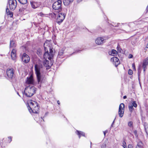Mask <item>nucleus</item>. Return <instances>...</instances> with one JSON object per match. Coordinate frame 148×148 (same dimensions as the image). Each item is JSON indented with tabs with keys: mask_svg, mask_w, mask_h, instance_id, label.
Here are the masks:
<instances>
[{
	"mask_svg": "<svg viewBox=\"0 0 148 148\" xmlns=\"http://www.w3.org/2000/svg\"><path fill=\"white\" fill-rule=\"evenodd\" d=\"M73 0H63V2L64 5H68L70 3H72Z\"/></svg>",
	"mask_w": 148,
	"mask_h": 148,
	"instance_id": "19",
	"label": "nucleus"
},
{
	"mask_svg": "<svg viewBox=\"0 0 148 148\" xmlns=\"http://www.w3.org/2000/svg\"><path fill=\"white\" fill-rule=\"evenodd\" d=\"M133 57V56L132 54H130L128 58H132Z\"/></svg>",
	"mask_w": 148,
	"mask_h": 148,
	"instance_id": "39",
	"label": "nucleus"
},
{
	"mask_svg": "<svg viewBox=\"0 0 148 148\" xmlns=\"http://www.w3.org/2000/svg\"><path fill=\"white\" fill-rule=\"evenodd\" d=\"M64 50L63 49H61L59 51L58 55L57 56V58H63L64 55Z\"/></svg>",
	"mask_w": 148,
	"mask_h": 148,
	"instance_id": "17",
	"label": "nucleus"
},
{
	"mask_svg": "<svg viewBox=\"0 0 148 148\" xmlns=\"http://www.w3.org/2000/svg\"><path fill=\"white\" fill-rule=\"evenodd\" d=\"M57 103H58L59 105L60 104V101H58Z\"/></svg>",
	"mask_w": 148,
	"mask_h": 148,
	"instance_id": "45",
	"label": "nucleus"
},
{
	"mask_svg": "<svg viewBox=\"0 0 148 148\" xmlns=\"http://www.w3.org/2000/svg\"><path fill=\"white\" fill-rule=\"evenodd\" d=\"M128 126L130 127H133V123L132 121H130L128 122Z\"/></svg>",
	"mask_w": 148,
	"mask_h": 148,
	"instance_id": "28",
	"label": "nucleus"
},
{
	"mask_svg": "<svg viewBox=\"0 0 148 148\" xmlns=\"http://www.w3.org/2000/svg\"><path fill=\"white\" fill-rule=\"evenodd\" d=\"M33 82L32 77L31 76L27 78L26 83L28 84H32Z\"/></svg>",
	"mask_w": 148,
	"mask_h": 148,
	"instance_id": "18",
	"label": "nucleus"
},
{
	"mask_svg": "<svg viewBox=\"0 0 148 148\" xmlns=\"http://www.w3.org/2000/svg\"><path fill=\"white\" fill-rule=\"evenodd\" d=\"M105 40L102 37H98L95 40V42L98 45H101L103 44L105 42Z\"/></svg>",
	"mask_w": 148,
	"mask_h": 148,
	"instance_id": "13",
	"label": "nucleus"
},
{
	"mask_svg": "<svg viewBox=\"0 0 148 148\" xmlns=\"http://www.w3.org/2000/svg\"><path fill=\"white\" fill-rule=\"evenodd\" d=\"M7 74L10 78H12L14 73V70L12 68H8L6 71Z\"/></svg>",
	"mask_w": 148,
	"mask_h": 148,
	"instance_id": "10",
	"label": "nucleus"
},
{
	"mask_svg": "<svg viewBox=\"0 0 148 148\" xmlns=\"http://www.w3.org/2000/svg\"><path fill=\"white\" fill-rule=\"evenodd\" d=\"M38 15L40 16H42L44 15V14L42 12H40L38 13Z\"/></svg>",
	"mask_w": 148,
	"mask_h": 148,
	"instance_id": "37",
	"label": "nucleus"
},
{
	"mask_svg": "<svg viewBox=\"0 0 148 148\" xmlns=\"http://www.w3.org/2000/svg\"><path fill=\"white\" fill-rule=\"evenodd\" d=\"M6 13L8 16H9L10 17H12L13 15V13L12 12H11L10 11L8 8H6Z\"/></svg>",
	"mask_w": 148,
	"mask_h": 148,
	"instance_id": "21",
	"label": "nucleus"
},
{
	"mask_svg": "<svg viewBox=\"0 0 148 148\" xmlns=\"http://www.w3.org/2000/svg\"><path fill=\"white\" fill-rule=\"evenodd\" d=\"M16 46L15 41L14 40H11L10 42V47H15Z\"/></svg>",
	"mask_w": 148,
	"mask_h": 148,
	"instance_id": "22",
	"label": "nucleus"
},
{
	"mask_svg": "<svg viewBox=\"0 0 148 148\" xmlns=\"http://www.w3.org/2000/svg\"><path fill=\"white\" fill-rule=\"evenodd\" d=\"M76 133L78 135L79 138H80L81 136H85V133L83 132L77 130Z\"/></svg>",
	"mask_w": 148,
	"mask_h": 148,
	"instance_id": "20",
	"label": "nucleus"
},
{
	"mask_svg": "<svg viewBox=\"0 0 148 148\" xmlns=\"http://www.w3.org/2000/svg\"><path fill=\"white\" fill-rule=\"evenodd\" d=\"M1 27H0V31H1Z\"/></svg>",
	"mask_w": 148,
	"mask_h": 148,
	"instance_id": "50",
	"label": "nucleus"
},
{
	"mask_svg": "<svg viewBox=\"0 0 148 148\" xmlns=\"http://www.w3.org/2000/svg\"><path fill=\"white\" fill-rule=\"evenodd\" d=\"M148 64V57L147 58L143 61V67L144 69V71H145V68Z\"/></svg>",
	"mask_w": 148,
	"mask_h": 148,
	"instance_id": "16",
	"label": "nucleus"
},
{
	"mask_svg": "<svg viewBox=\"0 0 148 148\" xmlns=\"http://www.w3.org/2000/svg\"><path fill=\"white\" fill-rule=\"evenodd\" d=\"M62 1L61 0H58L57 1L55 2L53 4L52 8L53 9L55 10V12L53 14L56 15V13H59L62 10L61 7Z\"/></svg>",
	"mask_w": 148,
	"mask_h": 148,
	"instance_id": "3",
	"label": "nucleus"
},
{
	"mask_svg": "<svg viewBox=\"0 0 148 148\" xmlns=\"http://www.w3.org/2000/svg\"><path fill=\"white\" fill-rule=\"evenodd\" d=\"M17 94L19 96H20V95H19V94L18 92H17Z\"/></svg>",
	"mask_w": 148,
	"mask_h": 148,
	"instance_id": "49",
	"label": "nucleus"
},
{
	"mask_svg": "<svg viewBox=\"0 0 148 148\" xmlns=\"http://www.w3.org/2000/svg\"><path fill=\"white\" fill-rule=\"evenodd\" d=\"M125 105L123 103H121L119 106V114L120 117L123 116L124 111Z\"/></svg>",
	"mask_w": 148,
	"mask_h": 148,
	"instance_id": "8",
	"label": "nucleus"
},
{
	"mask_svg": "<svg viewBox=\"0 0 148 148\" xmlns=\"http://www.w3.org/2000/svg\"><path fill=\"white\" fill-rule=\"evenodd\" d=\"M144 126L145 131L146 132V134H148L147 132V129L148 128V127L147 123L145 122L144 123Z\"/></svg>",
	"mask_w": 148,
	"mask_h": 148,
	"instance_id": "25",
	"label": "nucleus"
},
{
	"mask_svg": "<svg viewBox=\"0 0 148 148\" xmlns=\"http://www.w3.org/2000/svg\"><path fill=\"white\" fill-rule=\"evenodd\" d=\"M110 60L113 62V64L116 67L120 64V62L119 59L116 57H114L111 58Z\"/></svg>",
	"mask_w": 148,
	"mask_h": 148,
	"instance_id": "11",
	"label": "nucleus"
},
{
	"mask_svg": "<svg viewBox=\"0 0 148 148\" xmlns=\"http://www.w3.org/2000/svg\"><path fill=\"white\" fill-rule=\"evenodd\" d=\"M36 91V88L32 85H29L26 87L24 90L25 95L27 97H32Z\"/></svg>",
	"mask_w": 148,
	"mask_h": 148,
	"instance_id": "2",
	"label": "nucleus"
},
{
	"mask_svg": "<svg viewBox=\"0 0 148 148\" xmlns=\"http://www.w3.org/2000/svg\"><path fill=\"white\" fill-rule=\"evenodd\" d=\"M119 46H118L117 47V50L118 51H119L120 52H121V49L120 48H119Z\"/></svg>",
	"mask_w": 148,
	"mask_h": 148,
	"instance_id": "40",
	"label": "nucleus"
},
{
	"mask_svg": "<svg viewBox=\"0 0 148 148\" xmlns=\"http://www.w3.org/2000/svg\"><path fill=\"white\" fill-rule=\"evenodd\" d=\"M127 98V96H124L123 97V98L125 99Z\"/></svg>",
	"mask_w": 148,
	"mask_h": 148,
	"instance_id": "44",
	"label": "nucleus"
},
{
	"mask_svg": "<svg viewBox=\"0 0 148 148\" xmlns=\"http://www.w3.org/2000/svg\"><path fill=\"white\" fill-rule=\"evenodd\" d=\"M128 148H135L132 145L129 144L128 146Z\"/></svg>",
	"mask_w": 148,
	"mask_h": 148,
	"instance_id": "36",
	"label": "nucleus"
},
{
	"mask_svg": "<svg viewBox=\"0 0 148 148\" xmlns=\"http://www.w3.org/2000/svg\"><path fill=\"white\" fill-rule=\"evenodd\" d=\"M139 143H138L137 145L138 147H136V148H142L140 145H139Z\"/></svg>",
	"mask_w": 148,
	"mask_h": 148,
	"instance_id": "38",
	"label": "nucleus"
},
{
	"mask_svg": "<svg viewBox=\"0 0 148 148\" xmlns=\"http://www.w3.org/2000/svg\"><path fill=\"white\" fill-rule=\"evenodd\" d=\"M65 17V14L64 13H59L57 18V21L58 23L60 24L64 19Z\"/></svg>",
	"mask_w": 148,
	"mask_h": 148,
	"instance_id": "7",
	"label": "nucleus"
},
{
	"mask_svg": "<svg viewBox=\"0 0 148 148\" xmlns=\"http://www.w3.org/2000/svg\"><path fill=\"white\" fill-rule=\"evenodd\" d=\"M134 133L135 134V136H136V137H137L138 135L137 133V131L136 130H134Z\"/></svg>",
	"mask_w": 148,
	"mask_h": 148,
	"instance_id": "34",
	"label": "nucleus"
},
{
	"mask_svg": "<svg viewBox=\"0 0 148 148\" xmlns=\"http://www.w3.org/2000/svg\"><path fill=\"white\" fill-rule=\"evenodd\" d=\"M49 52H48V50L47 51H45V52L44 55V58L45 59H47L50 60L53 57V50H49Z\"/></svg>",
	"mask_w": 148,
	"mask_h": 148,
	"instance_id": "5",
	"label": "nucleus"
},
{
	"mask_svg": "<svg viewBox=\"0 0 148 148\" xmlns=\"http://www.w3.org/2000/svg\"><path fill=\"white\" fill-rule=\"evenodd\" d=\"M133 67H134V68L135 69V66H133Z\"/></svg>",
	"mask_w": 148,
	"mask_h": 148,
	"instance_id": "51",
	"label": "nucleus"
},
{
	"mask_svg": "<svg viewBox=\"0 0 148 148\" xmlns=\"http://www.w3.org/2000/svg\"><path fill=\"white\" fill-rule=\"evenodd\" d=\"M115 119H114V121H113L112 124V125H111V126H112V125H113L114 123V121H115Z\"/></svg>",
	"mask_w": 148,
	"mask_h": 148,
	"instance_id": "43",
	"label": "nucleus"
},
{
	"mask_svg": "<svg viewBox=\"0 0 148 148\" xmlns=\"http://www.w3.org/2000/svg\"><path fill=\"white\" fill-rule=\"evenodd\" d=\"M78 52V51H75V52H74V53H73V54H74V53H76V52Z\"/></svg>",
	"mask_w": 148,
	"mask_h": 148,
	"instance_id": "48",
	"label": "nucleus"
},
{
	"mask_svg": "<svg viewBox=\"0 0 148 148\" xmlns=\"http://www.w3.org/2000/svg\"><path fill=\"white\" fill-rule=\"evenodd\" d=\"M49 61L48 60H44L43 62L44 66L46 67H49L50 66L49 65Z\"/></svg>",
	"mask_w": 148,
	"mask_h": 148,
	"instance_id": "23",
	"label": "nucleus"
},
{
	"mask_svg": "<svg viewBox=\"0 0 148 148\" xmlns=\"http://www.w3.org/2000/svg\"><path fill=\"white\" fill-rule=\"evenodd\" d=\"M123 146L124 148H126L127 146L125 142L123 141Z\"/></svg>",
	"mask_w": 148,
	"mask_h": 148,
	"instance_id": "32",
	"label": "nucleus"
},
{
	"mask_svg": "<svg viewBox=\"0 0 148 148\" xmlns=\"http://www.w3.org/2000/svg\"><path fill=\"white\" fill-rule=\"evenodd\" d=\"M129 110L130 112H132V111L133 110V106L132 105L129 106Z\"/></svg>",
	"mask_w": 148,
	"mask_h": 148,
	"instance_id": "30",
	"label": "nucleus"
},
{
	"mask_svg": "<svg viewBox=\"0 0 148 148\" xmlns=\"http://www.w3.org/2000/svg\"><path fill=\"white\" fill-rule=\"evenodd\" d=\"M117 52L116 50L114 49L112 50L111 55H113L114 56V55H116L117 54Z\"/></svg>",
	"mask_w": 148,
	"mask_h": 148,
	"instance_id": "29",
	"label": "nucleus"
},
{
	"mask_svg": "<svg viewBox=\"0 0 148 148\" xmlns=\"http://www.w3.org/2000/svg\"><path fill=\"white\" fill-rule=\"evenodd\" d=\"M28 106H27L29 112L37 113L38 112L39 108L38 103L36 102L30 100L28 101Z\"/></svg>",
	"mask_w": 148,
	"mask_h": 148,
	"instance_id": "1",
	"label": "nucleus"
},
{
	"mask_svg": "<svg viewBox=\"0 0 148 148\" xmlns=\"http://www.w3.org/2000/svg\"><path fill=\"white\" fill-rule=\"evenodd\" d=\"M82 0H77V1L78 2H80L81 1H82Z\"/></svg>",
	"mask_w": 148,
	"mask_h": 148,
	"instance_id": "47",
	"label": "nucleus"
},
{
	"mask_svg": "<svg viewBox=\"0 0 148 148\" xmlns=\"http://www.w3.org/2000/svg\"><path fill=\"white\" fill-rule=\"evenodd\" d=\"M37 53L38 55H40L42 53V51L41 49L40 48L38 49L37 50Z\"/></svg>",
	"mask_w": 148,
	"mask_h": 148,
	"instance_id": "27",
	"label": "nucleus"
},
{
	"mask_svg": "<svg viewBox=\"0 0 148 148\" xmlns=\"http://www.w3.org/2000/svg\"><path fill=\"white\" fill-rule=\"evenodd\" d=\"M8 138L10 139V142L12 141V138L11 137H8Z\"/></svg>",
	"mask_w": 148,
	"mask_h": 148,
	"instance_id": "42",
	"label": "nucleus"
},
{
	"mask_svg": "<svg viewBox=\"0 0 148 148\" xmlns=\"http://www.w3.org/2000/svg\"><path fill=\"white\" fill-rule=\"evenodd\" d=\"M41 67L39 65L36 64L35 65V73L36 74L38 81V83L41 81V76L40 70Z\"/></svg>",
	"mask_w": 148,
	"mask_h": 148,
	"instance_id": "4",
	"label": "nucleus"
},
{
	"mask_svg": "<svg viewBox=\"0 0 148 148\" xmlns=\"http://www.w3.org/2000/svg\"><path fill=\"white\" fill-rule=\"evenodd\" d=\"M122 30V31H124V32L125 31H124V30Z\"/></svg>",
	"mask_w": 148,
	"mask_h": 148,
	"instance_id": "53",
	"label": "nucleus"
},
{
	"mask_svg": "<svg viewBox=\"0 0 148 148\" xmlns=\"http://www.w3.org/2000/svg\"><path fill=\"white\" fill-rule=\"evenodd\" d=\"M21 59L22 61L25 63H28L30 60L29 56L25 53H24L23 54Z\"/></svg>",
	"mask_w": 148,
	"mask_h": 148,
	"instance_id": "9",
	"label": "nucleus"
},
{
	"mask_svg": "<svg viewBox=\"0 0 148 148\" xmlns=\"http://www.w3.org/2000/svg\"><path fill=\"white\" fill-rule=\"evenodd\" d=\"M44 47L45 51H47V50H52L50 45V41L47 40L45 41L44 44Z\"/></svg>",
	"mask_w": 148,
	"mask_h": 148,
	"instance_id": "12",
	"label": "nucleus"
},
{
	"mask_svg": "<svg viewBox=\"0 0 148 148\" xmlns=\"http://www.w3.org/2000/svg\"><path fill=\"white\" fill-rule=\"evenodd\" d=\"M146 10L147 11H148V5L147 7Z\"/></svg>",
	"mask_w": 148,
	"mask_h": 148,
	"instance_id": "46",
	"label": "nucleus"
},
{
	"mask_svg": "<svg viewBox=\"0 0 148 148\" xmlns=\"http://www.w3.org/2000/svg\"><path fill=\"white\" fill-rule=\"evenodd\" d=\"M107 132V131H106L104 132H103V133L104 135V136H105L106 133Z\"/></svg>",
	"mask_w": 148,
	"mask_h": 148,
	"instance_id": "41",
	"label": "nucleus"
},
{
	"mask_svg": "<svg viewBox=\"0 0 148 148\" xmlns=\"http://www.w3.org/2000/svg\"><path fill=\"white\" fill-rule=\"evenodd\" d=\"M9 5L10 9L14 10L17 5L16 0H9Z\"/></svg>",
	"mask_w": 148,
	"mask_h": 148,
	"instance_id": "6",
	"label": "nucleus"
},
{
	"mask_svg": "<svg viewBox=\"0 0 148 148\" xmlns=\"http://www.w3.org/2000/svg\"><path fill=\"white\" fill-rule=\"evenodd\" d=\"M138 77H139V71L138 72Z\"/></svg>",
	"mask_w": 148,
	"mask_h": 148,
	"instance_id": "52",
	"label": "nucleus"
},
{
	"mask_svg": "<svg viewBox=\"0 0 148 148\" xmlns=\"http://www.w3.org/2000/svg\"><path fill=\"white\" fill-rule=\"evenodd\" d=\"M145 109L146 112V115L148 117V105H145Z\"/></svg>",
	"mask_w": 148,
	"mask_h": 148,
	"instance_id": "26",
	"label": "nucleus"
},
{
	"mask_svg": "<svg viewBox=\"0 0 148 148\" xmlns=\"http://www.w3.org/2000/svg\"><path fill=\"white\" fill-rule=\"evenodd\" d=\"M30 3L32 7L34 9L37 8L39 6V4L37 2L33 1H31Z\"/></svg>",
	"mask_w": 148,
	"mask_h": 148,
	"instance_id": "14",
	"label": "nucleus"
},
{
	"mask_svg": "<svg viewBox=\"0 0 148 148\" xmlns=\"http://www.w3.org/2000/svg\"><path fill=\"white\" fill-rule=\"evenodd\" d=\"M21 3L23 4H25L27 3V0H18Z\"/></svg>",
	"mask_w": 148,
	"mask_h": 148,
	"instance_id": "24",
	"label": "nucleus"
},
{
	"mask_svg": "<svg viewBox=\"0 0 148 148\" xmlns=\"http://www.w3.org/2000/svg\"><path fill=\"white\" fill-rule=\"evenodd\" d=\"M91 143H92L91 142H90V144H91Z\"/></svg>",
	"mask_w": 148,
	"mask_h": 148,
	"instance_id": "54",
	"label": "nucleus"
},
{
	"mask_svg": "<svg viewBox=\"0 0 148 148\" xmlns=\"http://www.w3.org/2000/svg\"><path fill=\"white\" fill-rule=\"evenodd\" d=\"M132 104L133 106L135 108H136L137 106V104H136L135 101H133L132 103Z\"/></svg>",
	"mask_w": 148,
	"mask_h": 148,
	"instance_id": "31",
	"label": "nucleus"
},
{
	"mask_svg": "<svg viewBox=\"0 0 148 148\" xmlns=\"http://www.w3.org/2000/svg\"><path fill=\"white\" fill-rule=\"evenodd\" d=\"M16 50L15 49H13L11 53V57L13 60H15L16 58Z\"/></svg>",
	"mask_w": 148,
	"mask_h": 148,
	"instance_id": "15",
	"label": "nucleus"
},
{
	"mask_svg": "<svg viewBox=\"0 0 148 148\" xmlns=\"http://www.w3.org/2000/svg\"><path fill=\"white\" fill-rule=\"evenodd\" d=\"M106 145L105 144H103L101 145V148H106Z\"/></svg>",
	"mask_w": 148,
	"mask_h": 148,
	"instance_id": "35",
	"label": "nucleus"
},
{
	"mask_svg": "<svg viewBox=\"0 0 148 148\" xmlns=\"http://www.w3.org/2000/svg\"><path fill=\"white\" fill-rule=\"evenodd\" d=\"M128 73L129 75H131L133 74V71L132 70L129 69L128 71Z\"/></svg>",
	"mask_w": 148,
	"mask_h": 148,
	"instance_id": "33",
	"label": "nucleus"
}]
</instances>
